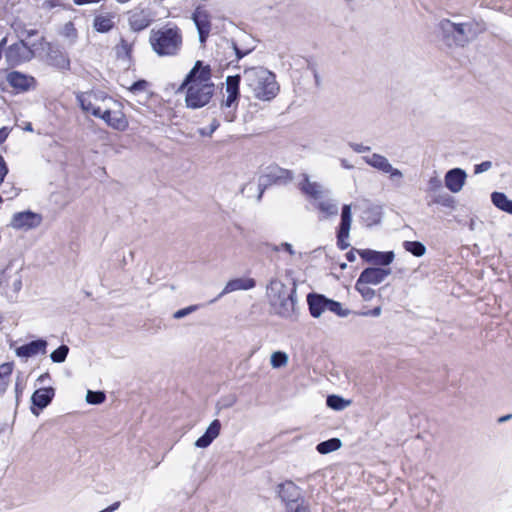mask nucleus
Masks as SVG:
<instances>
[{
    "mask_svg": "<svg viewBox=\"0 0 512 512\" xmlns=\"http://www.w3.org/2000/svg\"><path fill=\"white\" fill-rule=\"evenodd\" d=\"M342 442L339 438H331L329 440L320 442L316 446V450L320 454H328L341 448Z\"/></svg>",
    "mask_w": 512,
    "mask_h": 512,
    "instance_id": "obj_31",
    "label": "nucleus"
},
{
    "mask_svg": "<svg viewBox=\"0 0 512 512\" xmlns=\"http://www.w3.org/2000/svg\"><path fill=\"white\" fill-rule=\"evenodd\" d=\"M277 494L285 504L286 511L308 507L301 489L292 481H285L277 486Z\"/></svg>",
    "mask_w": 512,
    "mask_h": 512,
    "instance_id": "obj_8",
    "label": "nucleus"
},
{
    "mask_svg": "<svg viewBox=\"0 0 512 512\" xmlns=\"http://www.w3.org/2000/svg\"><path fill=\"white\" fill-rule=\"evenodd\" d=\"M13 289L15 292H18L20 291L21 287H22V281H21V277L20 276H16L15 279L13 280Z\"/></svg>",
    "mask_w": 512,
    "mask_h": 512,
    "instance_id": "obj_52",
    "label": "nucleus"
},
{
    "mask_svg": "<svg viewBox=\"0 0 512 512\" xmlns=\"http://www.w3.org/2000/svg\"><path fill=\"white\" fill-rule=\"evenodd\" d=\"M327 405L334 410H343L348 405V402L340 396L330 395L327 397Z\"/></svg>",
    "mask_w": 512,
    "mask_h": 512,
    "instance_id": "obj_38",
    "label": "nucleus"
},
{
    "mask_svg": "<svg viewBox=\"0 0 512 512\" xmlns=\"http://www.w3.org/2000/svg\"><path fill=\"white\" fill-rule=\"evenodd\" d=\"M370 284L366 282L361 283V278H358L355 284V289L361 294L365 301H370L375 296V291L370 288Z\"/></svg>",
    "mask_w": 512,
    "mask_h": 512,
    "instance_id": "obj_34",
    "label": "nucleus"
},
{
    "mask_svg": "<svg viewBox=\"0 0 512 512\" xmlns=\"http://www.w3.org/2000/svg\"><path fill=\"white\" fill-rule=\"evenodd\" d=\"M9 135V131L6 127L0 129V144H2Z\"/></svg>",
    "mask_w": 512,
    "mask_h": 512,
    "instance_id": "obj_54",
    "label": "nucleus"
},
{
    "mask_svg": "<svg viewBox=\"0 0 512 512\" xmlns=\"http://www.w3.org/2000/svg\"><path fill=\"white\" fill-rule=\"evenodd\" d=\"M492 168V162L491 161H484L480 164H477L474 166V173L475 174H481L483 172H486Z\"/></svg>",
    "mask_w": 512,
    "mask_h": 512,
    "instance_id": "obj_45",
    "label": "nucleus"
},
{
    "mask_svg": "<svg viewBox=\"0 0 512 512\" xmlns=\"http://www.w3.org/2000/svg\"><path fill=\"white\" fill-rule=\"evenodd\" d=\"M467 178L466 172L461 168H453L445 175V186L452 193H458L462 190Z\"/></svg>",
    "mask_w": 512,
    "mask_h": 512,
    "instance_id": "obj_17",
    "label": "nucleus"
},
{
    "mask_svg": "<svg viewBox=\"0 0 512 512\" xmlns=\"http://www.w3.org/2000/svg\"><path fill=\"white\" fill-rule=\"evenodd\" d=\"M486 30V23L476 18L463 19V22L443 18L436 25L438 38L448 48H465Z\"/></svg>",
    "mask_w": 512,
    "mask_h": 512,
    "instance_id": "obj_1",
    "label": "nucleus"
},
{
    "mask_svg": "<svg viewBox=\"0 0 512 512\" xmlns=\"http://www.w3.org/2000/svg\"><path fill=\"white\" fill-rule=\"evenodd\" d=\"M55 395V390L52 387L37 389L31 397L32 404L39 409L47 407Z\"/></svg>",
    "mask_w": 512,
    "mask_h": 512,
    "instance_id": "obj_25",
    "label": "nucleus"
},
{
    "mask_svg": "<svg viewBox=\"0 0 512 512\" xmlns=\"http://www.w3.org/2000/svg\"><path fill=\"white\" fill-rule=\"evenodd\" d=\"M288 355L282 351L273 352L270 358L271 366L275 369L281 368L287 365Z\"/></svg>",
    "mask_w": 512,
    "mask_h": 512,
    "instance_id": "obj_35",
    "label": "nucleus"
},
{
    "mask_svg": "<svg viewBox=\"0 0 512 512\" xmlns=\"http://www.w3.org/2000/svg\"><path fill=\"white\" fill-rule=\"evenodd\" d=\"M132 45L125 39L121 38L120 43L117 46V51L124 52L126 55L131 51Z\"/></svg>",
    "mask_w": 512,
    "mask_h": 512,
    "instance_id": "obj_46",
    "label": "nucleus"
},
{
    "mask_svg": "<svg viewBox=\"0 0 512 512\" xmlns=\"http://www.w3.org/2000/svg\"><path fill=\"white\" fill-rule=\"evenodd\" d=\"M76 100L83 112L99 117L102 112L100 103H104L108 97L103 92L87 91L76 93Z\"/></svg>",
    "mask_w": 512,
    "mask_h": 512,
    "instance_id": "obj_10",
    "label": "nucleus"
},
{
    "mask_svg": "<svg viewBox=\"0 0 512 512\" xmlns=\"http://www.w3.org/2000/svg\"><path fill=\"white\" fill-rule=\"evenodd\" d=\"M297 284L294 279L287 283L272 279L267 286V298L273 312L285 319H291L296 313Z\"/></svg>",
    "mask_w": 512,
    "mask_h": 512,
    "instance_id": "obj_3",
    "label": "nucleus"
},
{
    "mask_svg": "<svg viewBox=\"0 0 512 512\" xmlns=\"http://www.w3.org/2000/svg\"><path fill=\"white\" fill-rule=\"evenodd\" d=\"M352 223L351 205L345 204L341 211V220L337 230V246L341 250H345L350 246L348 242Z\"/></svg>",
    "mask_w": 512,
    "mask_h": 512,
    "instance_id": "obj_12",
    "label": "nucleus"
},
{
    "mask_svg": "<svg viewBox=\"0 0 512 512\" xmlns=\"http://www.w3.org/2000/svg\"><path fill=\"white\" fill-rule=\"evenodd\" d=\"M428 188L430 191H437L442 188V181L438 176L431 177L428 181Z\"/></svg>",
    "mask_w": 512,
    "mask_h": 512,
    "instance_id": "obj_44",
    "label": "nucleus"
},
{
    "mask_svg": "<svg viewBox=\"0 0 512 512\" xmlns=\"http://www.w3.org/2000/svg\"><path fill=\"white\" fill-rule=\"evenodd\" d=\"M301 190L310 197L318 200L322 195V186L317 182H311L307 175H304V181L301 183Z\"/></svg>",
    "mask_w": 512,
    "mask_h": 512,
    "instance_id": "obj_27",
    "label": "nucleus"
},
{
    "mask_svg": "<svg viewBox=\"0 0 512 512\" xmlns=\"http://www.w3.org/2000/svg\"><path fill=\"white\" fill-rule=\"evenodd\" d=\"M233 49L235 51L237 60L242 59L245 55H247L250 51H242L240 50L235 43H232Z\"/></svg>",
    "mask_w": 512,
    "mask_h": 512,
    "instance_id": "obj_51",
    "label": "nucleus"
},
{
    "mask_svg": "<svg viewBox=\"0 0 512 512\" xmlns=\"http://www.w3.org/2000/svg\"><path fill=\"white\" fill-rule=\"evenodd\" d=\"M152 20V14L147 9H134L129 15V24L134 31L147 28Z\"/></svg>",
    "mask_w": 512,
    "mask_h": 512,
    "instance_id": "obj_21",
    "label": "nucleus"
},
{
    "mask_svg": "<svg viewBox=\"0 0 512 512\" xmlns=\"http://www.w3.org/2000/svg\"><path fill=\"white\" fill-rule=\"evenodd\" d=\"M103 119L109 126L117 130H124L128 123L124 115L120 112H112L106 108L102 110L101 115L98 117Z\"/></svg>",
    "mask_w": 512,
    "mask_h": 512,
    "instance_id": "obj_24",
    "label": "nucleus"
},
{
    "mask_svg": "<svg viewBox=\"0 0 512 512\" xmlns=\"http://www.w3.org/2000/svg\"><path fill=\"white\" fill-rule=\"evenodd\" d=\"M47 341L38 339L16 348L15 353L21 358H30L38 354H45Z\"/></svg>",
    "mask_w": 512,
    "mask_h": 512,
    "instance_id": "obj_20",
    "label": "nucleus"
},
{
    "mask_svg": "<svg viewBox=\"0 0 512 512\" xmlns=\"http://www.w3.org/2000/svg\"><path fill=\"white\" fill-rule=\"evenodd\" d=\"M106 396L101 391H91L89 390L86 394V401L89 404H101L105 401Z\"/></svg>",
    "mask_w": 512,
    "mask_h": 512,
    "instance_id": "obj_40",
    "label": "nucleus"
},
{
    "mask_svg": "<svg viewBox=\"0 0 512 512\" xmlns=\"http://www.w3.org/2000/svg\"><path fill=\"white\" fill-rule=\"evenodd\" d=\"M198 308H199L198 305H190L188 307H185L183 309H180V310L176 311L173 314V318L174 319L184 318V317L188 316L189 314L195 312Z\"/></svg>",
    "mask_w": 512,
    "mask_h": 512,
    "instance_id": "obj_42",
    "label": "nucleus"
},
{
    "mask_svg": "<svg viewBox=\"0 0 512 512\" xmlns=\"http://www.w3.org/2000/svg\"><path fill=\"white\" fill-rule=\"evenodd\" d=\"M147 87H148V82L146 80H138L130 86L129 91L132 93H138V92L145 91L147 89Z\"/></svg>",
    "mask_w": 512,
    "mask_h": 512,
    "instance_id": "obj_43",
    "label": "nucleus"
},
{
    "mask_svg": "<svg viewBox=\"0 0 512 512\" xmlns=\"http://www.w3.org/2000/svg\"><path fill=\"white\" fill-rule=\"evenodd\" d=\"M114 22L112 17L99 15L94 19L93 27L96 31L105 33L112 29Z\"/></svg>",
    "mask_w": 512,
    "mask_h": 512,
    "instance_id": "obj_32",
    "label": "nucleus"
},
{
    "mask_svg": "<svg viewBox=\"0 0 512 512\" xmlns=\"http://www.w3.org/2000/svg\"><path fill=\"white\" fill-rule=\"evenodd\" d=\"M244 79L253 96L262 101L274 99L279 92L276 76L269 70L258 67L244 71Z\"/></svg>",
    "mask_w": 512,
    "mask_h": 512,
    "instance_id": "obj_4",
    "label": "nucleus"
},
{
    "mask_svg": "<svg viewBox=\"0 0 512 512\" xmlns=\"http://www.w3.org/2000/svg\"><path fill=\"white\" fill-rule=\"evenodd\" d=\"M370 314L372 316H379L381 314V308L380 307H375L371 312Z\"/></svg>",
    "mask_w": 512,
    "mask_h": 512,
    "instance_id": "obj_61",
    "label": "nucleus"
},
{
    "mask_svg": "<svg viewBox=\"0 0 512 512\" xmlns=\"http://www.w3.org/2000/svg\"><path fill=\"white\" fill-rule=\"evenodd\" d=\"M286 512H310L309 507H300L299 509L287 510Z\"/></svg>",
    "mask_w": 512,
    "mask_h": 512,
    "instance_id": "obj_60",
    "label": "nucleus"
},
{
    "mask_svg": "<svg viewBox=\"0 0 512 512\" xmlns=\"http://www.w3.org/2000/svg\"><path fill=\"white\" fill-rule=\"evenodd\" d=\"M360 257L366 262L374 265L388 266L394 260V253L392 251L380 252L371 249H364L358 251Z\"/></svg>",
    "mask_w": 512,
    "mask_h": 512,
    "instance_id": "obj_16",
    "label": "nucleus"
},
{
    "mask_svg": "<svg viewBox=\"0 0 512 512\" xmlns=\"http://www.w3.org/2000/svg\"><path fill=\"white\" fill-rule=\"evenodd\" d=\"M220 430L221 422L218 419L213 420L205 433L195 441V446L198 448L208 447L219 436Z\"/></svg>",
    "mask_w": 512,
    "mask_h": 512,
    "instance_id": "obj_23",
    "label": "nucleus"
},
{
    "mask_svg": "<svg viewBox=\"0 0 512 512\" xmlns=\"http://www.w3.org/2000/svg\"><path fill=\"white\" fill-rule=\"evenodd\" d=\"M120 506V502L117 501V502H114L113 504H111L110 506H108L107 508L99 511V512H114L116 511Z\"/></svg>",
    "mask_w": 512,
    "mask_h": 512,
    "instance_id": "obj_53",
    "label": "nucleus"
},
{
    "mask_svg": "<svg viewBox=\"0 0 512 512\" xmlns=\"http://www.w3.org/2000/svg\"><path fill=\"white\" fill-rule=\"evenodd\" d=\"M100 1L101 0H74V3L76 5H85V4H89V3H98Z\"/></svg>",
    "mask_w": 512,
    "mask_h": 512,
    "instance_id": "obj_56",
    "label": "nucleus"
},
{
    "mask_svg": "<svg viewBox=\"0 0 512 512\" xmlns=\"http://www.w3.org/2000/svg\"><path fill=\"white\" fill-rule=\"evenodd\" d=\"M3 193L8 195L9 199H12L13 197L17 196L19 192L16 188L11 187L10 190H4Z\"/></svg>",
    "mask_w": 512,
    "mask_h": 512,
    "instance_id": "obj_55",
    "label": "nucleus"
},
{
    "mask_svg": "<svg viewBox=\"0 0 512 512\" xmlns=\"http://www.w3.org/2000/svg\"><path fill=\"white\" fill-rule=\"evenodd\" d=\"M351 147L357 153H363L370 150L369 146H364L363 144H351Z\"/></svg>",
    "mask_w": 512,
    "mask_h": 512,
    "instance_id": "obj_50",
    "label": "nucleus"
},
{
    "mask_svg": "<svg viewBox=\"0 0 512 512\" xmlns=\"http://www.w3.org/2000/svg\"><path fill=\"white\" fill-rule=\"evenodd\" d=\"M8 173V167L4 158L0 155V185L3 183L5 176Z\"/></svg>",
    "mask_w": 512,
    "mask_h": 512,
    "instance_id": "obj_48",
    "label": "nucleus"
},
{
    "mask_svg": "<svg viewBox=\"0 0 512 512\" xmlns=\"http://www.w3.org/2000/svg\"><path fill=\"white\" fill-rule=\"evenodd\" d=\"M433 203L441 205L446 208H453L455 200L452 196L447 193L436 195L433 199Z\"/></svg>",
    "mask_w": 512,
    "mask_h": 512,
    "instance_id": "obj_39",
    "label": "nucleus"
},
{
    "mask_svg": "<svg viewBox=\"0 0 512 512\" xmlns=\"http://www.w3.org/2000/svg\"><path fill=\"white\" fill-rule=\"evenodd\" d=\"M240 75L228 76L225 82L226 97L220 103V109L223 111L224 120L233 122L236 118V110L240 98Z\"/></svg>",
    "mask_w": 512,
    "mask_h": 512,
    "instance_id": "obj_6",
    "label": "nucleus"
},
{
    "mask_svg": "<svg viewBox=\"0 0 512 512\" xmlns=\"http://www.w3.org/2000/svg\"><path fill=\"white\" fill-rule=\"evenodd\" d=\"M363 160L374 169L389 174L390 179L393 181H401L403 178V173L399 169L394 168L389 160L381 154L373 153L364 156Z\"/></svg>",
    "mask_w": 512,
    "mask_h": 512,
    "instance_id": "obj_11",
    "label": "nucleus"
},
{
    "mask_svg": "<svg viewBox=\"0 0 512 512\" xmlns=\"http://www.w3.org/2000/svg\"><path fill=\"white\" fill-rule=\"evenodd\" d=\"M199 34V41L204 44L209 36L211 23L209 15L205 10L197 8L192 15Z\"/></svg>",
    "mask_w": 512,
    "mask_h": 512,
    "instance_id": "obj_18",
    "label": "nucleus"
},
{
    "mask_svg": "<svg viewBox=\"0 0 512 512\" xmlns=\"http://www.w3.org/2000/svg\"><path fill=\"white\" fill-rule=\"evenodd\" d=\"M149 41L159 56H174L181 49L182 34L178 27L164 26L158 30L153 29Z\"/></svg>",
    "mask_w": 512,
    "mask_h": 512,
    "instance_id": "obj_5",
    "label": "nucleus"
},
{
    "mask_svg": "<svg viewBox=\"0 0 512 512\" xmlns=\"http://www.w3.org/2000/svg\"><path fill=\"white\" fill-rule=\"evenodd\" d=\"M390 274V268L370 267L364 269L361 272L359 278H361V283L366 282L370 285H378L382 283Z\"/></svg>",
    "mask_w": 512,
    "mask_h": 512,
    "instance_id": "obj_19",
    "label": "nucleus"
},
{
    "mask_svg": "<svg viewBox=\"0 0 512 512\" xmlns=\"http://www.w3.org/2000/svg\"><path fill=\"white\" fill-rule=\"evenodd\" d=\"M6 42H7V38H3L1 41H0V49L3 48L5 45H6Z\"/></svg>",
    "mask_w": 512,
    "mask_h": 512,
    "instance_id": "obj_63",
    "label": "nucleus"
},
{
    "mask_svg": "<svg viewBox=\"0 0 512 512\" xmlns=\"http://www.w3.org/2000/svg\"><path fill=\"white\" fill-rule=\"evenodd\" d=\"M269 177L278 184H286L293 179V174L291 171L283 168H274L271 170Z\"/></svg>",
    "mask_w": 512,
    "mask_h": 512,
    "instance_id": "obj_30",
    "label": "nucleus"
},
{
    "mask_svg": "<svg viewBox=\"0 0 512 512\" xmlns=\"http://www.w3.org/2000/svg\"><path fill=\"white\" fill-rule=\"evenodd\" d=\"M41 223V216L31 211L17 212L12 216L11 227L15 229H31Z\"/></svg>",
    "mask_w": 512,
    "mask_h": 512,
    "instance_id": "obj_15",
    "label": "nucleus"
},
{
    "mask_svg": "<svg viewBox=\"0 0 512 512\" xmlns=\"http://www.w3.org/2000/svg\"><path fill=\"white\" fill-rule=\"evenodd\" d=\"M37 34H38V31H37L36 29H29V30H27V29H22V30L20 31V33L18 34V37H19L20 39H24V37H25V38H30V37L35 36V35H37Z\"/></svg>",
    "mask_w": 512,
    "mask_h": 512,
    "instance_id": "obj_49",
    "label": "nucleus"
},
{
    "mask_svg": "<svg viewBox=\"0 0 512 512\" xmlns=\"http://www.w3.org/2000/svg\"><path fill=\"white\" fill-rule=\"evenodd\" d=\"M219 126H220L219 121L216 118H214V119H212L209 127L198 129V133L201 136H208L209 137L218 129Z\"/></svg>",
    "mask_w": 512,
    "mask_h": 512,
    "instance_id": "obj_41",
    "label": "nucleus"
},
{
    "mask_svg": "<svg viewBox=\"0 0 512 512\" xmlns=\"http://www.w3.org/2000/svg\"><path fill=\"white\" fill-rule=\"evenodd\" d=\"M35 49L36 44L28 45L25 39H19L18 42L7 48L5 52L6 60L12 66L28 62L34 57Z\"/></svg>",
    "mask_w": 512,
    "mask_h": 512,
    "instance_id": "obj_9",
    "label": "nucleus"
},
{
    "mask_svg": "<svg viewBox=\"0 0 512 512\" xmlns=\"http://www.w3.org/2000/svg\"><path fill=\"white\" fill-rule=\"evenodd\" d=\"M403 247L406 251L410 252L416 257H421L426 252L425 245L419 241H405L403 243Z\"/></svg>",
    "mask_w": 512,
    "mask_h": 512,
    "instance_id": "obj_33",
    "label": "nucleus"
},
{
    "mask_svg": "<svg viewBox=\"0 0 512 512\" xmlns=\"http://www.w3.org/2000/svg\"><path fill=\"white\" fill-rule=\"evenodd\" d=\"M491 201L498 209L512 214V200H509L504 193L493 192Z\"/></svg>",
    "mask_w": 512,
    "mask_h": 512,
    "instance_id": "obj_28",
    "label": "nucleus"
},
{
    "mask_svg": "<svg viewBox=\"0 0 512 512\" xmlns=\"http://www.w3.org/2000/svg\"><path fill=\"white\" fill-rule=\"evenodd\" d=\"M7 82L9 85L18 92H27L36 87V79L33 76L21 73L19 71H12L7 75Z\"/></svg>",
    "mask_w": 512,
    "mask_h": 512,
    "instance_id": "obj_14",
    "label": "nucleus"
},
{
    "mask_svg": "<svg viewBox=\"0 0 512 512\" xmlns=\"http://www.w3.org/2000/svg\"><path fill=\"white\" fill-rule=\"evenodd\" d=\"M381 215L377 208H368L364 211L363 220L367 226H372L380 222Z\"/></svg>",
    "mask_w": 512,
    "mask_h": 512,
    "instance_id": "obj_36",
    "label": "nucleus"
},
{
    "mask_svg": "<svg viewBox=\"0 0 512 512\" xmlns=\"http://www.w3.org/2000/svg\"><path fill=\"white\" fill-rule=\"evenodd\" d=\"M280 249H284L286 252H288L291 256H293L295 254V251L292 247V245L290 243H287V242H283L281 243L279 246L278 245H274L272 247V250L273 251H279Z\"/></svg>",
    "mask_w": 512,
    "mask_h": 512,
    "instance_id": "obj_47",
    "label": "nucleus"
},
{
    "mask_svg": "<svg viewBox=\"0 0 512 512\" xmlns=\"http://www.w3.org/2000/svg\"><path fill=\"white\" fill-rule=\"evenodd\" d=\"M314 76H315L316 84L318 85V84H319V77H318L317 73H315V75H314Z\"/></svg>",
    "mask_w": 512,
    "mask_h": 512,
    "instance_id": "obj_64",
    "label": "nucleus"
},
{
    "mask_svg": "<svg viewBox=\"0 0 512 512\" xmlns=\"http://www.w3.org/2000/svg\"><path fill=\"white\" fill-rule=\"evenodd\" d=\"M49 378H50L49 373H44V374L40 375L37 380L39 382H44L46 379H49Z\"/></svg>",
    "mask_w": 512,
    "mask_h": 512,
    "instance_id": "obj_62",
    "label": "nucleus"
},
{
    "mask_svg": "<svg viewBox=\"0 0 512 512\" xmlns=\"http://www.w3.org/2000/svg\"><path fill=\"white\" fill-rule=\"evenodd\" d=\"M512 418V414H507L505 416H502L498 419V422L499 423H503V422H506L508 420H510Z\"/></svg>",
    "mask_w": 512,
    "mask_h": 512,
    "instance_id": "obj_59",
    "label": "nucleus"
},
{
    "mask_svg": "<svg viewBox=\"0 0 512 512\" xmlns=\"http://www.w3.org/2000/svg\"><path fill=\"white\" fill-rule=\"evenodd\" d=\"M12 371V363L7 362L0 365V395L6 391Z\"/></svg>",
    "mask_w": 512,
    "mask_h": 512,
    "instance_id": "obj_29",
    "label": "nucleus"
},
{
    "mask_svg": "<svg viewBox=\"0 0 512 512\" xmlns=\"http://www.w3.org/2000/svg\"><path fill=\"white\" fill-rule=\"evenodd\" d=\"M41 44L47 46L46 60L49 65L63 71L70 69V59L61 49L45 42L43 37L41 38Z\"/></svg>",
    "mask_w": 512,
    "mask_h": 512,
    "instance_id": "obj_13",
    "label": "nucleus"
},
{
    "mask_svg": "<svg viewBox=\"0 0 512 512\" xmlns=\"http://www.w3.org/2000/svg\"><path fill=\"white\" fill-rule=\"evenodd\" d=\"M69 353V347L61 345L50 354V358L54 363H63Z\"/></svg>",
    "mask_w": 512,
    "mask_h": 512,
    "instance_id": "obj_37",
    "label": "nucleus"
},
{
    "mask_svg": "<svg viewBox=\"0 0 512 512\" xmlns=\"http://www.w3.org/2000/svg\"><path fill=\"white\" fill-rule=\"evenodd\" d=\"M316 207L324 214L325 218L336 216L338 214V203L330 198L318 199Z\"/></svg>",
    "mask_w": 512,
    "mask_h": 512,
    "instance_id": "obj_26",
    "label": "nucleus"
},
{
    "mask_svg": "<svg viewBox=\"0 0 512 512\" xmlns=\"http://www.w3.org/2000/svg\"><path fill=\"white\" fill-rule=\"evenodd\" d=\"M341 165L345 169H352L353 165L349 164L346 159H341Z\"/></svg>",
    "mask_w": 512,
    "mask_h": 512,
    "instance_id": "obj_58",
    "label": "nucleus"
},
{
    "mask_svg": "<svg viewBox=\"0 0 512 512\" xmlns=\"http://www.w3.org/2000/svg\"><path fill=\"white\" fill-rule=\"evenodd\" d=\"M256 285L255 280L252 278H236L228 281L223 288L222 292L210 303H214L222 296L238 290H249L254 288Z\"/></svg>",
    "mask_w": 512,
    "mask_h": 512,
    "instance_id": "obj_22",
    "label": "nucleus"
},
{
    "mask_svg": "<svg viewBox=\"0 0 512 512\" xmlns=\"http://www.w3.org/2000/svg\"><path fill=\"white\" fill-rule=\"evenodd\" d=\"M307 303L310 314L314 318H319L326 311H330L341 317H345L349 314L348 310L342 308L340 302L329 299L322 294H308Z\"/></svg>",
    "mask_w": 512,
    "mask_h": 512,
    "instance_id": "obj_7",
    "label": "nucleus"
},
{
    "mask_svg": "<svg viewBox=\"0 0 512 512\" xmlns=\"http://www.w3.org/2000/svg\"><path fill=\"white\" fill-rule=\"evenodd\" d=\"M186 92L185 103L188 108L199 109L206 106L215 93V85L211 81V68L196 61L179 87Z\"/></svg>",
    "mask_w": 512,
    "mask_h": 512,
    "instance_id": "obj_2",
    "label": "nucleus"
},
{
    "mask_svg": "<svg viewBox=\"0 0 512 512\" xmlns=\"http://www.w3.org/2000/svg\"><path fill=\"white\" fill-rule=\"evenodd\" d=\"M346 258L349 262H354L356 260V255H355V252L354 250L352 251H349L347 254H346Z\"/></svg>",
    "mask_w": 512,
    "mask_h": 512,
    "instance_id": "obj_57",
    "label": "nucleus"
}]
</instances>
